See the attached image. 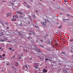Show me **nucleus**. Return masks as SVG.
<instances>
[{
  "label": "nucleus",
  "mask_w": 73,
  "mask_h": 73,
  "mask_svg": "<svg viewBox=\"0 0 73 73\" xmlns=\"http://www.w3.org/2000/svg\"><path fill=\"white\" fill-rule=\"evenodd\" d=\"M31 47L33 48V49H35L36 50H37L38 52H41V50H40V49H38V47H36V46L35 45H34L33 46H32Z\"/></svg>",
  "instance_id": "nucleus-1"
},
{
  "label": "nucleus",
  "mask_w": 73,
  "mask_h": 73,
  "mask_svg": "<svg viewBox=\"0 0 73 73\" xmlns=\"http://www.w3.org/2000/svg\"><path fill=\"white\" fill-rule=\"evenodd\" d=\"M35 68H36V69H37L38 68V65L37 63L35 64Z\"/></svg>",
  "instance_id": "nucleus-2"
},
{
  "label": "nucleus",
  "mask_w": 73,
  "mask_h": 73,
  "mask_svg": "<svg viewBox=\"0 0 73 73\" xmlns=\"http://www.w3.org/2000/svg\"><path fill=\"white\" fill-rule=\"evenodd\" d=\"M43 72L44 73H45V72H47V70H46V69H44L43 70Z\"/></svg>",
  "instance_id": "nucleus-3"
},
{
  "label": "nucleus",
  "mask_w": 73,
  "mask_h": 73,
  "mask_svg": "<svg viewBox=\"0 0 73 73\" xmlns=\"http://www.w3.org/2000/svg\"><path fill=\"white\" fill-rule=\"evenodd\" d=\"M17 13L18 14H20V15H22V13H21V12L18 11L17 12Z\"/></svg>",
  "instance_id": "nucleus-4"
},
{
  "label": "nucleus",
  "mask_w": 73,
  "mask_h": 73,
  "mask_svg": "<svg viewBox=\"0 0 73 73\" xmlns=\"http://www.w3.org/2000/svg\"><path fill=\"white\" fill-rule=\"evenodd\" d=\"M31 34H32V35H34L35 33H33V32H31V33H29V35H31Z\"/></svg>",
  "instance_id": "nucleus-5"
},
{
  "label": "nucleus",
  "mask_w": 73,
  "mask_h": 73,
  "mask_svg": "<svg viewBox=\"0 0 73 73\" xmlns=\"http://www.w3.org/2000/svg\"><path fill=\"white\" fill-rule=\"evenodd\" d=\"M10 15H11V13H8V14L7 15V17H8V16H10Z\"/></svg>",
  "instance_id": "nucleus-6"
},
{
  "label": "nucleus",
  "mask_w": 73,
  "mask_h": 73,
  "mask_svg": "<svg viewBox=\"0 0 73 73\" xmlns=\"http://www.w3.org/2000/svg\"><path fill=\"white\" fill-rule=\"evenodd\" d=\"M42 25H46V23L45 22H44L42 23Z\"/></svg>",
  "instance_id": "nucleus-7"
},
{
  "label": "nucleus",
  "mask_w": 73,
  "mask_h": 73,
  "mask_svg": "<svg viewBox=\"0 0 73 73\" xmlns=\"http://www.w3.org/2000/svg\"><path fill=\"white\" fill-rule=\"evenodd\" d=\"M16 20V19H12V21H15Z\"/></svg>",
  "instance_id": "nucleus-8"
},
{
  "label": "nucleus",
  "mask_w": 73,
  "mask_h": 73,
  "mask_svg": "<svg viewBox=\"0 0 73 73\" xmlns=\"http://www.w3.org/2000/svg\"><path fill=\"white\" fill-rule=\"evenodd\" d=\"M4 39L5 40H8V39L6 37H5L4 38Z\"/></svg>",
  "instance_id": "nucleus-9"
},
{
  "label": "nucleus",
  "mask_w": 73,
  "mask_h": 73,
  "mask_svg": "<svg viewBox=\"0 0 73 73\" xmlns=\"http://www.w3.org/2000/svg\"><path fill=\"white\" fill-rule=\"evenodd\" d=\"M25 66L26 68H27V69H28V67H27V66L26 65H25Z\"/></svg>",
  "instance_id": "nucleus-10"
},
{
  "label": "nucleus",
  "mask_w": 73,
  "mask_h": 73,
  "mask_svg": "<svg viewBox=\"0 0 73 73\" xmlns=\"http://www.w3.org/2000/svg\"><path fill=\"white\" fill-rule=\"evenodd\" d=\"M5 54H3L2 55V56L3 57H5Z\"/></svg>",
  "instance_id": "nucleus-11"
},
{
  "label": "nucleus",
  "mask_w": 73,
  "mask_h": 73,
  "mask_svg": "<svg viewBox=\"0 0 73 73\" xmlns=\"http://www.w3.org/2000/svg\"><path fill=\"white\" fill-rule=\"evenodd\" d=\"M9 49V50H12V48H10Z\"/></svg>",
  "instance_id": "nucleus-12"
},
{
  "label": "nucleus",
  "mask_w": 73,
  "mask_h": 73,
  "mask_svg": "<svg viewBox=\"0 0 73 73\" xmlns=\"http://www.w3.org/2000/svg\"><path fill=\"white\" fill-rule=\"evenodd\" d=\"M49 41H47V44H49Z\"/></svg>",
  "instance_id": "nucleus-13"
},
{
  "label": "nucleus",
  "mask_w": 73,
  "mask_h": 73,
  "mask_svg": "<svg viewBox=\"0 0 73 73\" xmlns=\"http://www.w3.org/2000/svg\"><path fill=\"white\" fill-rule=\"evenodd\" d=\"M1 42H3V41H4V40H1Z\"/></svg>",
  "instance_id": "nucleus-14"
},
{
  "label": "nucleus",
  "mask_w": 73,
  "mask_h": 73,
  "mask_svg": "<svg viewBox=\"0 0 73 73\" xmlns=\"http://www.w3.org/2000/svg\"><path fill=\"white\" fill-rule=\"evenodd\" d=\"M70 41H73V39H70Z\"/></svg>",
  "instance_id": "nucleus-15"
},
{
  "label": "nucleus",
  "mask_w": 73,
  "mask_h": 73,
  "mask_svg": "<svg viewBox=\"0 0 73 73\" xmlns=\"http://www.w3.org/2000/svg\"><path fill=\"white\" fill-rule=\"evenodd\" d=\"M18 65V63H16V66H17Z\"/></svg>",
  "instance_id": "nucleus-16"
},
{
  "label": "nucleus",
  "mask_w": 73,
  "mask_h": 73,
  "mask_svg": "<svg viewBox=\"0 0 73 73\" xmlns=\"http://www.w3.org/2000/svg\"><path fill=\"white\" fill-rule=\"evenodd\" d=\"M63 21H65V20L64 19H63Z\"/></svg>",
  "instance_id": "nucleus-17"
},
{
  "label": "nucleus",
  "mask_w": 73,
  "mask_h": 73,
  "mask_svg": "<svg viewBox=\"0 0 73 73\" xmlns=\"http://www.w3.org/2000/svg\"><path fill=\"white\" fill-rule=\"evenodd\" d=\"M40 60H42V61H43V59L41 58H40Z\"/></svg>",
  "instance_id": "nucleus-18"
},
{
  "label": "nucleus",
  "mask_w": 73,
  "mask_h": 73,
  "mask_svg": "<svg viewBox=\"0 0 73 73\" xmlns=\"http://www.w3.org/2000/svg\"><path fill=\"white\" fill-rule=\"evenodd\" d=\"M62 27L61 26H60V27H59V28L60 29V28H61Z\"/></svg>",
  "instance_id": "nucleus-19"
},
{
  "label": "nucleus",
  "mask_w": 73,
  "mask_h": 73,
  "mask_svg": "<svg viewBox=\"0 0 73 73\" xmlns=\"http://www.w3.org/2000/svg\"><path fill=\"white\" fill-rule=\"evenodd\" d=\"M45 60L47 61V60H49L48 58H46V59H45Z\"/></svg>",
  "instance_id": "nucleus-20"
},
{
  "label": "nucleus",
  "mask_w": 73,
  "mask_h": 73,
  "mask_svg": "<svg viewBox=\"0 0 73 73\" xmlns=\"http://www.w3.org/2000/svg\"><path fill=\"white\" fill-rule=\"evenodd\" d=\"M33 17H36V16H35V15H33Z\"/></svg>",
  "instance_id": "nucleus-21"
},
{
  "label": "nucleus",
  "mask_w": 73,
  "mask_h": 73,
  "mask_svg": "<svg viewBox=\"0 0 73 73\" xmlns=\"http://www.w3.org/2000/svg\"><path fill=\"white\" fill-rule=\"evenodd\" d=\"M64 2L65 3H66V2H67V1H66V0H65V1H64Z\"/></svg>",
  "instance_id": "nucleus-22"
},
{
  "label": "nucleus",
  "mask_w": 73,
  "mask_h": 73,
  "mask_svg": "<svg viewBox=\"0 0 73 73\" xmlns=\"http://www.w3.org/2000/svg\"><path fill=\"white\" fill-rule=\"evenodd\" d=\"M0 57L1 58H2V56L1 55H0Z\"/></svg>",
  "instance_id": "nucleus-23"
},
{
  "label": "nucleus",
  "mask_w": 73,
  "mask_h": 73,
  "mask_svg": "<svg viewBox=\"0 0 73 73\" xmlns=\"http://www.w3.org/2000/svg\"><path fill=\"white\" fill-rule=\"evenodd\" d=\"M35 27L36 28H38V26H35Z\"/></svg>",
  "instance_id": "nucleus-24"
},
{
  "label": "nucleus",
  "mask_w": 73,
  "mask_h": 73,
  "mask_svg": "<svg viewBox=\"0 0 73 73\" xmlns=\"http://www.w3.org/2000/svg\"><path fill=\"white\" fill-rule=\"evenodd\" d=\"M35 13H37V11H35Z\"/></svg>",
  "instance_id": "nucleus-25"
},
{
  "label": "nucleus",
  "mask_w": 73,
  "mask_h": 73,
  "mask_svg": "<svg viewBox=\"0 0 73 73\" xmlns=\"http://www.w3.org/2000/svg\"><path fill=\"white\" fill-rule=\"evenodd\" d=\"M24 50L25 51V52H27V50H25V49Z\"/></svg>",
  "instance_id": "nucleus-26"
},
{
  "label": "nucleus",
  "mask_w": 73,
  "mask_h": 73,
  "mask_svg": "<svg viewBox=\"0 0 73 73\" xmlns=\"http://www.w3.org/2000/svg\"><path fill=\"white\" fill-rule=\"evenodd\" d=\"M27 7H28V8H30V7L29 5H28L27 6Z\"/></svg>",
  "instance_id": "nucleus-27"
},
{
  "label": "nucleus",
  "mask_w": 73,
  "mask_h": 73,
  "mask_svg": "<svg viewBox=\"0 0 73 73\" xmlns=\"http://www.w3.org/2000/svg\"><path fill=\"white\" fill-rule=\"evenodd\" d=\"M15 16L16 17H18V16L17 15H15Z\"/></svg>",
  "instance_id": "nucleus-28"
},
{
  "label": "nucleus",
  "mask_w": 73,
  "mask_h": 73,
  "mask_svg": "<svg viewBox=\"0 0 73 73\" xmlns=\"http://www.w3.org/2000/svg\"><path fill=\"white\" fill-rule=\"evenodd\" d=\"M21 18H23V16H21Z\"/></svg>",
  "instance_id": "nucleus-29"
},
{
  "label": "nucleus",
  "mask_w": 73,
  "mask_h": 73,
  "mask_svg": "<svg viewBox=\"0 0 73 73\" xmlns=\"http://www.w3.org/2000/svg\"><path fill=\"white\" fill-rule=\"evenodd\" d=\"M15 57V56H13V58H14Z\"/></svg>",
  "instance_id": "nucleus-30"
},
{
  "label": "nucleus",
  "mask_w": 73,
  "mask_h": 73,
  "mask_svg": "<svg viewBox=\"0 0 73 73\" xmlns=\"http://www.w3.org/2000/svg\"><path fill=\"white\" fill-rule=\"evenodd\" d=\"M71 52H72V53H73V50H71Z\"/></svg>",
  "instance_id": "nucleus-31"
},
{
  "label": "nucleus",
  "mask_w": 73,
  "mask_h": 73,
  "mask_svg": "<svg viewBox=\"0 0 73 73\" xmlns=\"http://www.w3.org/2000/svg\"><path fill=\"white\" fill-rule=\"evenodd\" d=\"M29 59V60H32V58H30Z\"/></svg>",
  "instance_id": "nucleus-32"
},
{
  "label": "nucleus",
  "mask_w": 73,
  "mask_h": 73,
  "mask_svg": "<svg viewBox=\"0 0 73 73\" xmlns=\"http://www.w3.org/2000/svg\"><path fill=\"white\" fill-rule=\"evenodd\" d=\"M9 63H7V65H9Z\"/></svg>",
  "instance_id": "nucleus-33"
},
{
  "label": "nucleus",
  "mask_w": 73,
  "mask_h": 73,
  "mask_svg": "<svg viewBox=\"0 0 73 73\" xmlns=\"http://www.w3.org/2000/svg\"><path fill=\"white\" fill-rule=\"evenodd\" d=\"M40 41H43V40H40Z\"/></svg>",
  "instance_id": "nucleus-34"
},
{
  "label": "nucleus",
  "mask_w": 73,
  "mask_h": 73,
  "mask_svg": "<svg viewBox=\"0 0 73 73\" xmlns=\"http://www.w3.org/2000/svg\"><path fill=\"white\" fill-rule=\"evenodd\" d=\"M11 5H13V4L11 3Z\"/></svg>",
  "instance_id": "nucleus-35"
},
{
  "label": "nucleus",
  "mask_w": 73,
  "mask_h": 73,
  "mask_svg": "<svg viewBox=\"0 0 73 73\" xmlns=\"http://www.w3.org/2000/svg\"><path fill=\"white\" fill-rule=\"evenodd\" d=\"M21 57H20L19 58V59H21Z\"/></svg>",
  "instance_id": "nucleus-36"
},
{
  "label": "nucleus",
  "mask_w": 73,
  "mask_h": 73,
  "mask_svg": "<svg viewBox=\"0 0 73 73\" xmlns=\"http://www.w3.org/2000/svg\"><path fill=\"white\" fill-rule=\"evenodd\" d=\"M49 61H52V60H51L49 59Z\"/></svg>",
  "instance_id": "nucleus-37"
},
{
  "label": "nucleus",
  "mask_w": 73,
  "mask_h": 73,
  "mask_svg": "<svg viewBox=\"0 0 73 73\" xmlns=\"http://www.w3.org/2000/svg\"><path fill=\"white\" fill-rule=\"evenodd\" d=\"M49 35H46V36H48Z\"/></svg>",
  "instance_id": "nucleus-38"
},
{
  "label": "nucleus",
  "mask_w": 73,
  "mask_h": 73,
  "mask_svg": "<svg viewBox=\"0 0 73 73\" xmlns=\"http://www.w3.org/2000/svg\"><path fill=\"white\" fill-rule=\"evenodd\" d=\"M71 49H73V46L71 47Z\"/></svg>",
  "instance_id": "nucleus-39"
},
{
  "label": "nucleus",
  "mask_w": 73,
  "mask_h": 73,
  "mask_svg": "<svg viewBox=\"0 0 73 73\" xmlns=\"http://www.w3.org/2000/svg\"><path fill=\"white\" fill-rule=\"evenodd\" d=\"M31 38V37H28V38Z\"/></svg>",
  "instance_id": "nucleus-40"
},
{
  "label": "nucleus",
  "mask_w": 73,
  "mask_h": 73,
  "mask_svg": "<svg viewBox=\"0 0 73 73\" xmlns=\"http://www.w3.org/2000/svg\"><path fill=\"white\" fill-rule=\"evenodd\" d=\"M2 35V36H3V34H2V35Z\"/></svg>",
  "instance_id": "nucleus-41"
},
{
  "label": "nucleus",
  "mask_w": 73,
  "mask_h": 73,
  "mask_svg": "<svg viewBox=\"0 0 73 73\" xmlns=\"http://www.w3.org/2000/svg\"><path fill=\"white\" fill-rule=\"evenodd\" d=\"M46 68H47V67H46Z\"/></svg>",
  "instance_id": "nucleus-42"
},
{
  "label": "nucleus",
  "mask_w": 73,
  "mask_h": 73,
  "mask_svg": "<svg viewBox=\"0 0 73 73\" xmlns=\"http://www.w3.org/2000/svg\"><path fill=\"white\" fill-rule=\"evenodd\" d=\"M62 54H64V53H63V52H62Z\"/></svg>",
  "instance_id": "nucleus-43"
},
{
  "label": "nucleus",
  "mask_w": 73,
  "mask_h": 73,
  "mask_svg": "<svg viewBox=\"0 0 73 73\" xmlns=\"http://www.w3.org/2000/svg\"><path fill=\"white\" fill-rule=\"evenodd\" d=\"M7 29H9V28L8 27H7Z\"/></svg>",
  "instance_id": "nucleus-44"
},
{
  "label": "nucleus",
  "mask_w": 73,
  "mask_h": 73,
  "mask_svg": "<svg viewBox=\"0 0 73 73\" xmlns=\"http://www.w3.org/2000/svg\"><path fill=\"white\" fill-rule=\"evenodd\" d=\"M72 57H73V55H72Z\"/></svg>",
  "instance_id": "nucleus-45"
},
{
  "label": "nucleus",
  "mask_w": 73,
  "mask_h": 73,
  "mask_svg": "<svg viewBox=\"0 0 73 73\" xmlns=\"http://www.w3.org/2000/svg\"><path fill=\"white\" fill-rule=\"evenodd\" d=\"M15 17V16H13V17Z\"/></svg>",
  "instance_id": "nucleus-46"
},
{
  "label": "nucleus",
  "mask_w": 73,
  "mask_h": 73,
  "mask_svg": "<svg viewBox=\"0 0 73 73\" xmlns=\"http://www.w3.org/2000/svg\"><path fill=\"white\" fill-rule=\"evenodd\" d=\"M1 47H0V49H1Z\"/></svg>",
  "instance_id": "nucleus-47"
},
{
  "label": "nucleus",
  "mask_w": 73,
  "mask_h": 73,
  "mask_svg": "<svg viewBox=\"0 0 73 73\" xmlns=\"http://www.w3.org/2000/svg\"><path fill=\"white\" fill-rule=\"evenodd\" d=\"M25 3V4H26V3H25V2H24Z\"/></svg>",
  "instance_id": "nucleus-48"
},
{
  "label": "nucleus",
  "mask_w": 73,
  "mask_h": 73,
  "mask_svg": "<svg viewBox=\"0 0 73 73\" xmlns=\"http://www.w3.org/2000/svg\"><path fill=\"white\" fill-rule=\"evenodd\" d=\"M68 16H69V15H67Z\"/></svg>",
  "instance_id": "nucleus-49"
},
{
  "label": "nucleus",
  "mask_w": 73,
  "mask_h": 73,
  "mask_svg": "<svg viewBox=\"0 0 73 73\" xmlns=\"http://www.w3.org/2000/svg\"><path fill=\"white\" fill-rule=\"evenodd\" d=\"M28 66H29V67H30V66H29L28 65Z\"/></svg>",
  "instance_id": "nucleus-50"
},
{
  "label": "nucleus",
  "mask_w": 73,
  "mask_h": 73,
  "mask_svg": "<svg viewBox=\"0 0 73 73\" xmlns=\"http://www.w3.org/2000/svg\"><path fill=\"white\" fill-rule=\"evenodd\" d=\"M66 20H68V19H66Z\"/></svg>",
  "instance_id": "nucleus-51"
},
{
  "label": "nucleus",
  "mask_w": 73,
  "mask_h": 73,
  "mask_svg": "<svg viewBox=\"0 0 73 73\" xmlns=\"http://www.w3.org/2000/svg\"><path fill=\"white\" fill-rule=\"evenodd\" d=\"M57 24H58V23H57Z\"/></svg>",
  "instance_id": "nucleus-52"
},
{
  "label": "nucleus",
  "mask_w": 73,
  "mask_h": 73,
  "mask_svg": "<svg viewBox=\"0 0 73 73\" xmlns=\"http://www.w3.org/2000/svg\"><path fill=\"white\" fill-rule=\"evenodd\" d=\"M36 41H37V40H36Z\"/></svg>",
  "instance_id": "nucleus-53"
},
{
  "label": "nucleus",
  "mask_w": 73,
  "mask_h": 73,
  "mask_svg": "<svg viewBox=\"0 0 73 73\" xmlns=\"http://www.w3.org/2000/svg\"><path fill=\"white\" fill-rule=\"evenodd\" d=\"M13 51H14V50H13Z\"/></svg>",
  "instance_id": "nucleus-54"
},
{
  "label": "nucleus",
  "mask_w": 73,
  "mask_h": 73,
  "mask_svg": "<svg viewBox=\"0 0 73 73\" xmlns=\"http://www.w3.org/2000/svg\"><path fill=\"white\" fill-rule=\"evenodd\" d=\"M41 47H42V46H41Z\"/></svg>",
  "instance_id": "nucleus-55"
},
{
  "label": "nucleus",
  "mask_w": 73,
  "mask_h": 73,
  "mask_svg": "<svg viewBox=\"0 0 73 73\" xmlns=\"http://www.w3.org/2000/svg\"><path fill=\"white\" fill-rule=\"evenodd\" d=\"M30 19H31V17H30Z\"/></svg>",
  "instance_id": "nucleus-56"
},
{
  "label": "nucleus",
  "mask_w": 73,
  "mask_h": 73,
  "mask_svg": "<svg viewBox=\"0 0 73 73\" xmlns=\"http://www.w3.org/2000/svg\"><path fill=\"white\" fill-rule=\"evenodd\" d=\"M72 63H73V62H72Z\"/></svg>",
  "instance_id": "nucleus-57"
}]
</instances>
